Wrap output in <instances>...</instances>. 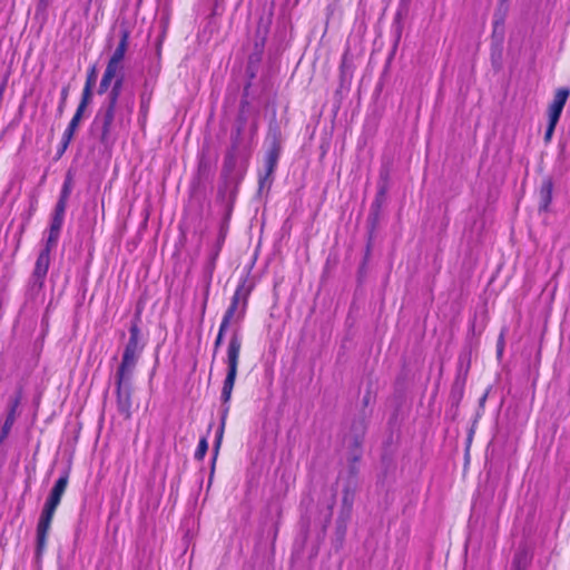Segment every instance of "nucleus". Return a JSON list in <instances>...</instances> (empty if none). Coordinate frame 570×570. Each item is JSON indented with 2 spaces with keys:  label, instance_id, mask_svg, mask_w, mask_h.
I'll list each match as a JSON object with an SVG mask.
<instances>
[{
  "label": "nucleus",
  "instance_id": "obj_1",
  "mask_svg": "<svg viewBox=\"0 0 570 570\" xmlns=\"http://www.w3.org/2000/svg\"><path fill=\"white\" fill-rule=\"evenodd\" d=\"M240 348H242V340H240L239 335L235 332L232 335L229 343H228V347H227V357H226L227 373H226V377H225L223 389H222L223 410H222L220 426L217 431L216 441H215V449H214L215 458L218 454V450H219V446H220V443L223 440L225 422H226L227 413L229 411V406L226 404L229 402V400L232 397V392H233L234 384L236 381Z\"/></svg>",
  "mask_w": 570,
  "mask_h": 570
},
{
  "label": "nucleus",
  "instance_id": "obj_2",
  "mask_svg": "<svg viewBox=\"0 0 570 570\" xmlns=\"http://www.w3.org/2000/svg\"><path fill=\"white\" fill-rule=\"evenodd\" d=\"M130 336L125 346L121 363L119 364L116 374L132 375L144 350V344L140 341V330L137 324L130 327Z\"/></svg>",
  "mask_w": 570,
  "mask_h": 570
},
{
  "label": "nucleus",
  "instance_id": "obj_3",
  "mask_svg": "<svg viewBox=\"0 0 570 570\" xmlns=\"http://www.w3.org/2000/svg\"><path fill=\"white\" fill-rule=\"evenodd\" d=\"M132 377V375L115 374L117 411L125 420L131 417Z\"/></svg>",
  "mask_w": 570,
  "mask_h": 570
},
{
  "label": "nucleus",
  "instance_id": "obj_4",
  "mask_svg": "<svg viewBox=\"0 0 570 570\" xmlns=\"http://www.w3.org/2000/svg\"><path fill=\"white\" fill-rule=\"evenodd\" d=\"M269 137L272 138L271 147L265 157V174L259 177V187L263 188L269 180L271 176L275 171L277 161L281 154V140L279 131L277 128L269 130Z\"/></svg>",
  "mask_w": 570,
  "mask_h": 570
},
{
  "label": "nucleus",
  "instance_id": "obj_5",
  "mask_svg": "<svg viewBox=\"0 0 570 570\" xmlns=\"http://www.w3.org/2000/svg\"><path fill=\"white\" fill-rule=\"evenodd\" d=\"M53 247L55 246H49V243H46L45 248L40 252L36 261L35 269L30 278V291L35 293H38L43 286L50 265V252Z\"/></svg>",
  "mask_w": 570,
  "mask_h": 570
},
{
  "label": "nucleus",
  "instance_id": "obj_6",
  "mask_svg": "<svg viewBox=\"0 0 570 570\" xmlns=\"http://www.w3.org/2000/svg\"><path fill=\"white\" fill-rule=\"evenodd\" d=\"M115 106L104 105L97 112L94 126L100 128V141L108 144L110 138L111 125L115 119Z\"/></svg>",
  "mask_w": 570,
  "mask_h": 570
},
{
  "label": "nucleus",
  "instance_id": "obj_7",
  "mask_svg": "<svg viewBox=\"0 0 570 570\" xmlns=\"http://www.w3.org/2000/svg\"><path fill=\"white\" fill-rule=\"evenodd\" d=\"M247 294L248 293H247L244 284L239 285L236 288V291L233 295V298H232V303H230L229 307L227 308V311L225 312V315L223 318H226L232 322L233 318L235 317L236 321H239L244 315L246 301H247Z\"/></svg>",
  "mask_w": 570,
  "mask_h": 570
},
{
  "label": "nucleus",
  "instance_id": "obj_8",
  "mask_svg": "<svg viewBox=\"0 0 570 570\" xmlns=\"http://www.w3.org/2000/svg\"><path fill=\"white\" fill-rule=\"evenodd\" d=\"M21 400H22V391L21 390H18L16 392V394L13 396H11L9 400V411H8L7 417L1 428L0 443L3 442L8 438L10 430H11L12 425L14 424V421L18 415L17 409L20 405Z\"/></svg>",
  "mask_w": 570,
  "mask_h": 570
},
{
  "label": "nucleus",
  "instance_id": "obj_9",
  "mask_svg": "<svg viewBox=\"0 0 570 570\" xmlns=\"http://www.w3.org/2000/svg\"><path fill=\"white\" fill-rule=\"evenodd\" d=\"M570 90L568 88H559L556 91L553 100L548 108L549 119H552L553 121H559L560 115L568 100Z\"/></svg>",
  "mask_w": 570,
  "mask_h": 570
},
{
  "label": "nucleus",
  "instance_id": "obj_10",
  "mask_svg": "<svg viewBox=\"0 0 570 570\" xmlns=\"http://www.w3.org/2000/svg\"><path fill=\"white\" fill-rule=\"evenodd\" d=\"M65 212H66V207H63L62 204L56 205L55 214H53L52 222H51L50 229H49V236L47 239V243H49V246H56V244H57V240H58V237L60 234V229L62 226V222H63Z\"/></svg>",
  "mask_w": 570,
  "mask_h": 570
},
{
  "label": "nucleus",
  "instance_id": "obj_11",
  "mask_svg": "<svg viewBox=\"0 0 570 570\" xmlns=\"http://www.w3.org/2000/svg\"><path fill=\"white\" fill-rule=\"evenodd\" d=\"M552 189H553V183L551 178H546L540 187V203H539V209L540 210H547L551 200H552Z\"/></svg>",
  "mask_w": 570,
  "mask_h": 570
},
{
  "label": "nucleus",
  "instance_id": "obj_12",
  "mask_svg": "<svg viewBox=\"0 0 570 570\" xmlns=\"http://www.w3.org/2000/svg\"><path fill=\"white\" fill-rule=\"evenodd\" d=\"M51 522L39 519L37 525V552L40 554L47 544V537L50 530Z\"/></svg>",
  "mask_w": 570,
  "mask_h": 570
},
{
  "label": "nucleus",
  "instance_id": "obj_13",
  "mask_svg": "<svg viewBox=\"0 0 570 570\" xmlns=\"http://www.w3.org/2000/svg\"><path fill=\"white\" fill-rule=\"evenodd\" d=\"M385 199V188L382 187L371 206V212L368 216V220L371 222L372 226L374 227L376 223L379 222L380 210Z\"/></svg>",
  "mask_w": 570,
  "mask_h": 570
},
{
  "label": "nucleus",
  "instance_id": "obj_14",
  "mask_svg": "<svg viewBox=\"0 0 570 570\" xmlns=\"http://www.w3.org/2000/svg\"><path fill=\"white\" fill-rule=\"evenodd\" d=\"M354 494L353 492L346 488L343 492L342 498V512L340 519H342L343 523L350 518L352 505H353Z\"/></svg>",
  "mask_w": 570,
  "mask_h": 570
},
{
  "label": "nucleus",
  "instance_id": "obj_15",
  "mask_svg": "<svg viewBox=\"0 0 570 570\" xmlns=\"http://www.w3.org/2000/svg\"><path fill=\"white\" fill-rule=\"evenodd\" d=\"M104 75L108 76L112 80L118 79V77L120 76L121 80L124 81L125 76H124L122 62H118V61L109 59Z\"/></svg>",
  "mask_w": 570,
  "mask_h": 570
},
{
  "label": "nucleus",
  "instance_id": "obj_16",
  "mask_svg": "<svg viewBox=\"0 0 570 570\" xmlns=\"http://www.w3.org/2000/svg\"><path fill=\"white\" fill-rule=\"evenodd\" d=\"M127 47H128V32L122 31L121 39H120L117 48L115 49L112 56L110 57V59L118 61V62H122Z\"/></svg>",
  "mask_w": 570,
  "mask_h": 570
},
{
  "label": "nucleus",
  "instance_id": "obj_17",
  "mask_svg": "<svg viewBox=\"0 0 570 570\" xmlns=\"http://www.w3.org/2000/svg\"><path fill=\"white\" fill-rule=\"evenodd\" d=\"M122 85H124V82L121 80V77L119 76L118 79L115 80L110 91L108 92L107 101L105 105L116 107L118 98L121 92Z\"/></svg>",
  "mask_w": 570,
  "mask_h": 570
},
{
  "label": "nucleus",
  "instance_id": "obj_18",
  "mask_svg": "<svg viewBox=\"0 0 570 570\" xmlns=\"http://www.w3.org/2000/svg\"><path fill=\"white\" fill-rule=\"evenodd\" d=\"M530 563V556L525 549H520L513 559L512 570H525Z\"/></svg>",
  "mask_w": 570,
  "mask_h": 570
},
{
  "label": "nucleus",
  "instance_id": "obj_19",
  "mask_svg": "<svg viewBox=\"0 0 570 570\" xmlns=\"http://www.w3.org/2000/svg\"><path fill=\"white\" fill-rule=\"evenodd\" d=\"M68 481H69V474L68 472H65L55 483L53 488L51 489L50 491V494L53 495V497H57L59 499L62 498L66 489H67V485H68Z\"/></svg>",
  "mask_w": 570,
  "mask_h": 570
},
{
  "label": "nucleus",
  "instance_id": "obj_20",
  "mask_svg": "<svg viewBox=\"0 0 570 570\" xmlns=\"http://www.w3.org/2000/svg\"><path fill=\"white\" fill-rule=\"evenodd\" d=\"M79 122H80V119H78L77 117H72L71 121L69 122L67 129L63 132L65 140L67 144H70V141L72 140V137L79 126Z\"/></svg>",
  "mask_w": 570,
  "mask_h": 570
},
{
  "label": "nucleus",
  "instance_id": "obj_21",
  "mask_svg": "<svg viewBox=\"0 0 570 570\" xmlns=\"http://www.w3.org/2000/svg\"><path fill=\"white\" fill-rule=\"evenodd\" d=\"M240 134H242V128L238 127L237 130H236V135L233 136V144H232V150L228 153L227 155V158H226V161H228V164L232 166L235 161V150L237 149V146H238V140H239V137H240Z\"/></svg>",
  "mask_w": 570,
  "mask_h": 570
},
{
  "label": "nucleus",
  "instance_id": "obj_22",
  "mask_svg": "<svg viewBox=\"0 0 570 570\" xmlns=\"http://www.w3.org/2000/svg\"><path fill=\"white\" fill-rule=\"evenodd\" d=\"M70 193H71L70 179H67L62 186L60 197H59V200L57 204H62L63 207H67V200L70 196Z\"/></svg>",
  "mask_w": 570,
  "mask_h": 570
},
{
  "label": "nucleus",
  "instance_id": "obj_23",
  "mask_svg": "<svg viewBox=\"0 0 570 570\" xmlns=\"http://www.w3.org/2000/svg\"><path fill=\"white\" fill-rule=\"evenodd\" d=\"M208 450V442L206 438H202L195 452L196 460H203Z\"/></svg>",
  "mask_w": 570,
  "mask_h": 570
},
{
  "label": "nucleus",
  "instance_id": "obj_24",
  "mask_svg": "<svg viewBox=\"0 0 570 570\" xmlns=\"http://www.w3.org/2000/svg\"><path fill=\"white\" fill-rule=\"evenodd\" d=\"M111 81H112V79H110L106 75H102V78L100 80L99 88H98V94L102 95V94L107 92L108 88L111 85Z\"/></svg>",
  "mask_w": 570,
  "mask_h": 570
},
{
  "label": "nucleus",
  "instance_id": "obj_25",
  "mask_svg": "<svg viewBox=\"0 0 570 570\" xmlns=\"http://www.w3.org/2000/svg\"><path fill=\"white\" fill-rule=\"evenodd\" d=\"M60 501H61V499L49 494V497H48V499H47V501L45 503V507L53 509V510H57Z\"/></svg>",
  "mask_w": 570,
  "mask_h": 570
},
{
  "label": "nucleus",
  "instance_id": "obj_26",
  "mask_svg": "<svg viewBox=\"0 0 570 570\" xmlns=\"http://www.w3.org/2000/svg\"><path fill=\"white\" fill-rule=\"evenodd\" d=\"M55 512H56V510L50 509V508H47V507H43L42 512H41V515H40V518H39V519H41V520H46V521H50V522H51V521H52V518H53V515H55Z\"/></svg>",
  "mask_w": 570,
  "mask_h": 570
},
{
  "label": "nucleus",
  "instance_id": "obj_27",
  "mask_svg": "<svg viewBox=\"0 0 570 570\" xmlns=\"http://www.w3.org/2000/svg\"><path fill=\"white\" fill-rule=\"evenodd\" d=\"M557 124H558V121H553L552 119H549L548 127H547L546 135H544V139L547 141H549L551 139Z\"/></svg>",
  "mask_w": 570,
  "mask_h": 570
},
{
  "label": "nucleus",
  "instance_id": "obj_28",
  "mask_svg": "<svg viewBox=\"0 0 570 570\" xmlns=\"http://www.w3.org/2000/svg\"><path fill=\"white\" fill-rule=\"evenodd\" d=\"M91 90H92V87L85 86L80 102H83L86 105H88L90 102V99H91V96H92V91Z\"/></svg>",
  "mask_w": 570,
  "mask_h": 570
},
{
  "label": "nucleus",
  "instance_id": "obj_29",
  "mask_svg": "<svg viewBox=\"0 0 570 570\" xmlns=\"http://www.w3.org/2000/svg\"><path fill=\"white\" fill-rule=\"evenodd\" d=\"M96 67H92L90 69V71L88 72V76H87V81H86V85L85 86H89V87H92L94 83L96 82Z\"/></svg>",
  "mask_w": 570,
  "mask_h": 570
},
{
  "label": "nucleus",
  "instance_id": "obj_30",
  "mask_svg": "<svg viewBox=\"0 0 570 570\" xmlns=\"http://www.w3.org/2000/svg\"><path fill=\"white\" fill-rule=\"evenodd\" d=\"M462 392H463V384L461 382L456 381L452 389V395L456 396L459 400L462 396Z\"/></svg>",
  "mask_w": 570,
  "mask_h": 570
},
{
  "label": "nucleus",
  "instance_id": "obj_31",
  "mask_svg": "<svg viewBox=\"0 0 570 570\" xmlns=\"http://www.w3.org/2000/svg\"><path fill=\"white\" fill-rule=\"evenodd\" d=\"M503 347H504V335H503V333H501L499 338H498V343H497V354H498V357H501V355L503 353Z\"/></svg>",
  "mask_w": 570,
  "mask_h": 570
},
{
  "label": "nucleus",
  "instance_id": "obj_32",
  "mask_svg": "<svg viewBox=\"0 0 570 570\" xmlns=\"http://www.w3.org/2000/svg\"><path fill=\"white\" fill-rule=\"evenodd\" d=\"M67 97H68V87H65L62 90H61V102L58 107V111L61 114L63 111V107H65V102L67 100Z\"/></svg>",
  "mask_w": 570,
  "mask_h": 570
},
{
  "label": "nucleus",
  "instance_id": "obj_33",
  "mask_svg": "<svg viewBox=\"0 0 570 570\" xmlns=\"http://www.w3.org/2000/svg\"><path fill=\"white\" fill-rule=\"evenodd\" d=\"M87 106H88V105H86V104H83V102H80V104L78 105V108H77V110H76V112H75L73 117H77L78 119H80V120H81L82 115H83V111H85V109L87 108Z\"/></svg>",
  "mask_w": 570,
  "mask_h": 570
},
{
  "label": "nucleus",
  "instance_id": "obj_34",
  "mask_svg": "<svg viewBox=\"0 0 570 570\" xmlns=\"http://www.w3.org/2000/svg\"><path fill=\"white\" fill-rule=\"evenodd\" d=\"M87 106H88V105H86V104H83V102H80V104L78 105V108H77V110H76V112H75L73 117H77L78 119H80V120H81L82 115H83V111H85V109L87 108Z\"/></svg>",
  "mask_w": 570,
  "mask_h": 570
},
{
  "label": "nucleus",
  "instance_id": "obj_35",
  "mask_svg": "<svg viewBox=\"0 0 570 570\" xmlns=\"http://www.w3.org/2000/svg\"><path fill=\"white\" fill-rule=\"evenodd\" d=\"M229 324H230V321H228V320H226V318H223V320H222V323H220V326H219L218 334L224 336V335H225V333H226V330H227V328H228V326H229Z\"/></svg>",
  "mask_w": 570,
  "mask_h": 570
},
{
  "label": "nucleus",
  "instance_id": "obj_36",
  "mask_svg": "<svg viewBox=\"0 0 570 570\" xmlns=\"http://www.w3.org/2000/svg\"><path fill=\"white\" fill-rule=\"evenodd\" d=\"M223 340H224V336L217 334V337H216L215 343H214V351L215 352H217V350L222 346Z\"/></svg>",
  "mask_w": 570,
  "mask_h": 570
},
{
  "label": "nucleus",
  "instance_id": "obj_37",
  "mask_svg": "<svg viewBox=\"0 0 570 570\" xmlns=\"http://www.w3.org/2000/svg\"><path fill=\"white\" fill-rule=\"evenodd\" d=\"M69 144L66 142L65 140V136H62V140H61V147L59 149V155L61 156L66 149L68 148Z\"/></svg>",
  "mask_w": 570,
  "mask_h": 570
},
{
  "label": "nucleus",
  "instance_id": "obj_38",
  "mask_svg": "<svg viewBox=\"0 0 570 570\" xmlns=\"http://www.w3.org/2000/svg\"><path fill=\"white\" fill-rule=\"evenodd\" d=\"M49 1L50 0H39V4H38L39 8L46 9L48 7V4H49Z\"/></svg>",
  "mask_w": 570,
  "mask_h": 570
},
{
  "label": "nucleus",
  "instance_id": "obj_39",
  "mask_svg": "<svg viewBox=\"0 0 570 570\" xmlns=\"http://www.w3.org/2000/svg\"><path fill=\"white\" fill-rule=\"evenodd\" d=\"M368 399H370V395H366V396L364 397V404H365V405L368 403Z\"/></svg>",
  "mask_w": 570,
  "mask_h": 570
}]
</instances>
